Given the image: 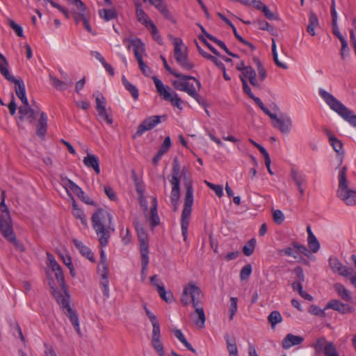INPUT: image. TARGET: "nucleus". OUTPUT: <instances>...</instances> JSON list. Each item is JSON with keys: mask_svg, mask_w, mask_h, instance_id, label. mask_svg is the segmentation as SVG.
<instances>
[{"mask_svg": "<svg viewBox=\"0 0 356 356\" xmlns=\"http://www.w3.org/2000/svg\"><path fill=\"white\" fill-rule=\"evenodd\" d=\"M8 23L10 26L19 37H24L23 29L20 25L15 23L13 19H9Z\"/></svg>", "mask_w": 356, "mask_h": 356, "instance_id": "774afa93", "label": "nucleus"}, {"mask_svg": "<svg viewBox=\"0 0 356 356\" xmlns=\"http://www.w3.org/2000/svg\"><path fill=\"white\" fill-rule=\"evenodd\" d=\"M172 332L174 334L175 337L189 350L192 352H195V349L193 346L189 343L186 339L185 338L182 332L176 328H172L171 330Z\"/></svg>", "mask_w": 356, "mask_h": 356, "instance_id": "4c0bfd02", "label": "nucleus"}, {"mask_svg": "<svg viewBox=\"0 0 356 356\" xmlns=\"http://www.w3.org/2000/svg\"><path fill=\"white\" fill-rule=\"evenodd\" d=\"M255 103L257 104V105L259 106L262 111L270 118V119L273 122L275 117L277 116V114L271 112L270 110L263 104L261 99H256Z\"/></svg>", "mask_w": 356, "mask_h": 356, "instance_id": "864d4df0", "label": "nucleus"}, {"mask_svg": "<svg viewBox=\"0 0 356 356\" xmlns=\"http://www.w3.org/2000/svg\"><path fill=\"white\" fill-rule=\"evenodd\" d=\"M112 214L104 209H99L92 216V227L99 243L103 247L107 245L111 232L115 229L112 225Z\"/></svg>", "mask_w": 356, "mask_h": 356, "instance_id": "f257e3e1", "label": "nucleus"}, {"mask_svg": "<svg viewBox=\"0 0 356 356\" xmlns=\"http://www.w3.org/2000/svg\"><path fill=\"white\" fill-rule=\"evenodd\" d=\"M273 127L279 130L283 134H289L293 127L292 118L288 113H281L277 115L272 122Z\"/></svg>", "mask_w": 356, "mask_h": 356, "instance_id": "2eb2a0df", "label": "nucleus"}, {"mask_svg": "<svg viewBox=\"0 0 356 356\" xmlns=\"http://www.w3.org/2000/svg\"><path fill=\"white\" fill-rule=\"evenodd\" d=\"M161 117L159 115H153L143 120L138 126L136 134L141 136L145 131L154 128L156 125L161 123Z\"/></svg>", "mask_w": 356, "mask_h": 356, "instance_id": "6ab92c4d", "label": "nucleus"}, {"mask_svg": "<svg viewBox=\"0 0 356 356\" xmlns=\"http://www.w3.org/2000/svg\"><path fill=\"white\" fill-rule=\"evenodd\" d=\"M318 19L314 13L311 12L309 17V24L307 27V32L312 36L316 35L315 29L318 26Z\"/></svg>", "mask_w": 356, "mask_h": 356, "instance_id": "72a5a7b5", "label": "nucleus"}, {"mask_svg": "<svg viewBox=\"0 0 356 356\" xmlns=\"http://www.w3.org/2000/svg\"><path fill=\"white\" fill-rule=\"evenodd\" d=\"M200 28L202 31V32L204 33V35L208 38L210 40L213 41V42H215L218 46H219L222 49H223L228 55L229 56H232L233 57H237V56L233 53H232L231 51H229V50L227 49V46L225 45V44L217 39L216 37L210 35L209 33H208L204 28L202 26H200Z\"/></svg>", "mask_w": 356, "mask_h": 356, "instance_id": "2f4dec72", "label": "nucleus"}, {"mask_svg": "<svg viewBox=\"0 0 356 356\" xmlns=\"http://www.w3.org/2000/svg\"><path fill=\"white\" fill-rule=\"evenodd\" d=\"M53 289V295L55 298L57 303L60 306L63 311H65L67 309L68 307H71L70 305V294L67 289H65V286H62V291H56L54 289L53 287H51Z\"/></svg>", "mask_w": 356, "mask_h": 356, "instance_id": "a211bd4d", "label": "nucleus"}, {"mask_svg": "<svg viewBox=\"0 0 356 356\" xmlns=\"http://www.w3.org/2000/svg\"><path fill=\"white\" fill-rule=\"evenodd\" d=\"M63 184L68 194L70 193V192H72L79 198H83V196L85 195L84 192L74 181H71L70 179H66L65 180L63 181Z\"/></svg>", "mask_w": 356, "mask_h": 356, "instance_id": "bb28decb", "label": "nucleus"}, {"mask_svg": "<svg viewBox=\"0 0 356 356\" xmlns=\"http://www.w3.org/2000/svg\"><path fill=\"white\" fill-rule=\"evenodd\" d=\"M323 353L325 356H339V353L332 342H329Z\"/></svg>", "mask_w": 356, "mask_h": 356, "instance_id": "e2e57ef3", "label": "nucleus"}, {"mask_svg": "<svg viewBox=\"0 0 356 356\" xmlns=\"http://www.w3.org/2000/svg\"><path fill=\"white\" fill-rule=\"evenodd\" d=\"M195 314H191V316L194 317V324L198 328H203L205 325L206 316L204 310L202 306L195 307Z\"/></svg>", "mask_w": 356, "mask_h": 356, "instance_id": "a878e982", "label": "nucleus"}, {"mask_svg": "<svg viewBox=\"0 0 356 356\" xmlns=\"http://www.w3.org/2000/svg\"><path fill=\"white\" fill-rule=\"evenodd\" d=\"M9 81L15 83V93L23 104H27L28 99L26 97L25 85L22 79H16L15 77Z\"/></svg>", "mask_w": 356, "mask_h": 356, "instance_id": "5701e85b", "label": "nucleus"}, {"mask_svg": "<svg viewBox=\"0 0 356 356\" xmlns=\"http://www.w3.org/2000/svg\"><path fill=\"white\" fill-rule=\"evenodd\" d=\"M35 113L36 112L31 108L29 101H27V104H24L19 108V120H27L32 123L35 120Z\"/></svg>", "mask_w": 356, "mask_h": 356, "instance_id": "b1692460", "label": "nucleus"}, {"mask_svg": "<svg viewBox=\"0 0 356 356\" xmlns=\"http://www.w3.org/2000/svg\"><path fill=\"white\" fill-rule=\"evenodd\" d=\"M122 42L128 50H130L131 48L133 49L136 59L143 57L145 54V44L140 39L138 38H125Z\"/></svg>", "mask_w": 356, "mask_h": 356, "instance_id": "dca6fc26", "label": "nucleus"}, {"mask_svg": "<svg viewBox=\"0 0 356 356\" xmlns=\"http://www.w3.org/2000/svg\"><path fill=\"white\" fill-rule=\"evenodd\" d=\"M93 96L95 97L97 111L106 109V100L103 95L100 92H96Z\"/></svg>", "mask_w": 356, "mask_h": 356, "instance_id": "49530a36", "label": "nucleus"}, {"mask_svg": "<svg viewBox=\"0 0 356 356\" xmlns=\"http://www.w3.org/2000/svg\"><path fill=\"white\" fill-rule=\"evenodd\" d=\"M140 251L141 254V264L143 265V270H145L146 266L149 264V250L147 239H142L140 241Z\"/></svg>", "mask_w": 356, "mask_h": 356, "instance_id": "c756f323", "label": "nucleus"}, {"mask_svg": "<svg viewBox=\"0 0 356 356\" xmlns=\"http://www.w3.org/2000/svg\"><path fill=\"white\" fill-rule=\"evenodd\" d=\"M63 312L68 316L76 332L80 334L79 320L76 313L71 307H68Z\"/></svg>", "mask_w": 356, "mask_h": 356, "instance_id": "473e14b6", "label": "nucleus"}, {"mask_svg": "<svg viewBox=\"0 0 356 356\" xmlns=\"http://www.w3.org/2000/svg\"><path fill=\"white\" fill-rule=\"evenodd\" d=\"M238 299L235 297H232L230 298V305L229 308V320L232 321L234 318V316L237 312L238 310Z\"/></svg>", "mask_w": 356, "mask_h": 356, "instance_id": "6e6d98bb", "label": "nucleus"}, {"mask_svg": "<svg viewBox=\"0 0 356 356\" xmlns=\"http://www.w3.org/2000/svg\"><path fill=\"white\" fill-rule=\"evenodd\" d=\"M103 188H104V191L105 194L106 195V196L111 201H113V202L118 201V196H117L115 191L113 190V188L111 186H104Z\"/></svg>", "mask_w": 356, "mask_h": 356, "instance_id": "052dcab7", "label": "nucleus"}, {"mask_svg": "<svg viewBox=\"0 0 356 356\" xmlns=\"http://www.w3.org/2000/svg\"><path fill=\"white\" fill-rule=\"evenodd\" d=\"M329 342L325 337H321L312 345V347L314 349L316 353H321L325 351Z\"/></svg>", "mask_w": 356, "mask_h": 356, "instance_id": "79ce46f5", "label": "nucleus"}, {"mask_svg": "<svg viewBox=\"0 0 356 356\" xmlns=\"http://www.w3.org/2000/svg\"><path fill=\"white\" fill-rule=\"evenodd\" d=\"M122 84L123 86H124V88H126L127 90H128L132 97L135 99V100H137L138 99V96H139V94H138V89L136 88L135 86H134L133 84H131L127 79V78L125 77V76H122Z\"/></svg>", "mask_w": 356, "mask_h": 356, "instance_id": "ea45409f", "label": "nucleus"}, {"mask_svg": "<svg viewBox=\"0 0 356 356\" xmlns=\"http://www.w3.org/2000/svg\"><path fill=\"white\" fill-rule=\"evenodd\" d=\"M99 15L102 19L106 22L113 19L117 17V13L114 9L99 10Z\"/></svg>", "mask_w": 356, "mask_h": 356, "instance_id": "a18cd8bd", "label": "nucleus"}, {"mask_svg": "<svg viewBox=\"0 0 356 356\" xmlns=\"http://www.w3.org/2000/svg\"><path fill=\"white\" fill-rule=\"evenodd\" d=\"M87 155L83 158V163L87 168L92 169L97 175L100 173L99 160V158L93 154L86 150Z\"/></svg>", "mask_w": 356, "mask_h": 356, "instance_id": "412c9836", "label": "nucleus"}, {"mask_svg": "<svg viewBox=\"0 0 356 356\" xmlns=\"http://www.w3.org/2000/svg\"><path fill=\"white\" fill-rule=\"evenodd\" d=\"M73 243L76 249L83 256L86 257L90 261H95L94 254L88 247L86 246L81 241L77 239H74Z\"/></svg>", "mask_w": 356, "mask_h": 356, "instance_id": "c85d7f7f", "label": "nucleus"}, {"mask_svg": "<svg viewBox=\"0 0 356 356\" xmlns=\"http://www.w3.org/2000/svg\"><path fill=\"white\" fill-rule=\"evenodd\" d=\"M252 271V268L250 264H246L245 266H244L241 268V272H240L241 280H245L248 279L250 276Z\"/></svg>", "mask_w": 356, "mask_h": 356, "instance_id": "680f3d73", "label": "nucleus"}, {"mask_svg": "<svg viewBox=\"0 0 356 356\" xmlns=\"http://www.w3.org/2000/svg\"><path fill=\"white\" fill-rule=\"evenodd\" d=\"M158 293L160 298L167 303H171L175 300L172 293L170 291H166L164 286L159 287Z\"/></svg>", "mask_w": 356, "mask_h": 356, "instance_id": "37998d69", "label": "nucleus"}, {"mask_svg": "<svg viewBox=\"0 0 356 356\" xmlns=\"http://www.w3.org/2000/svg\"><path fill=\"white\" fill-rule=\"evenodd\" d=\"M196 47L198 49L199 53L205 58L209 59L211 60L216 66L220 65V63H222L220 60H219L216 57L211 56L208 53L205 52L198 44V43L196 42Z\"/></svg>", "mask_w": 356, "mask_h": 356, "instance_id": "5fc2aeb1", "label": "nucleus"}, {"mask_svg": "<svg viewBox=\"0 0 356 356\" xmlns=\"http://www.w3.org/2000/svg\"><path fill=\"white\" fill-rule=\"evenodd\" d=\"M97 120L102 124L106 123L112 125L113 123V116L107 109L97 111Z\"/></svg>", "mask_w": 356, "mask_h": 356, "instance_id": "e433bc0d", "label": "nucleus"}, {"mask_svg": "<svg viewBox=\"0 0 356 356\" xmlns=\"http://www.w3.org/2000/svg\"><path fill=\"white\" fill-rule=\"evenodd\" d=\"M256 63L258 71V79H257L256 71L250 66L247 67V68L241 73L239 78L241 81L242 79H245V80L248 79L252 86L260 88L261 86L259 82H262L265 80L267 76V74L266 70L259 60H257Z\"/></svg>", "mask_w": 356, "mask_h": 356, "instance_id": "ddd939ff", "label": "nucleus"}, {"mask_svg": "<svg viewBox=\"0 0 356 356\" xmlns=\"http://www.w3.org/2000/svg\"><path fill=\"white\" fill-rule=\"evenodd\" d=\"M331 270L348 280L353 286H356V273L354 270L344 265L338 258L331 257L328 260Z\"/></svg>", "mask_w": 356, "mask_h": 356, "instance_id": "f8f14e48", "label": "nucleus"}, {"mask_svg": "<svg viewBox=\"0 0 356 356\" xmlns=\"http://www.w3.org/2000/svg\"><path fill=\"white\" fill-rule=\"evenodd\" d=\"M186 193L184 198V205L181 213V228L184 241L188 238V228L193 204V187L192 181L187 179L185 183Z\"/></svg>", "mask_w": 356, "mask_h": 356, "instance_id": "0eeeda50", "label": "nucleus"}, {"mask_svg": "<svg viewBox=\"0 0 356 356\" xmlns=\"http://www.w3.org/2000/svg\"><path fill=\"white\" fill-rule=\"evenodd\" d=\"M151 34H152V36L153 38V39L158 43V44H161L162 43V38L158 31V29L156 26V25L154 24L153 25H152L150 27H149L147 29Z\"/></svg>", "mask_w": 356, "mask_h": 356, "instance_id": "0e129e2a", "label": "nucleus"}, {"mask_svg": "<svg viewBox=\"0 0 356 356\" xmlns=\"http://www.w3.org/2000/svg\"><path fill=\"white\" fill-rule=\"evenodd\" d=\"M177 79L172 81V84L178 90L186 92L198 104L206 108L207 104L204 100L200 96L198 91L201 88V83L199 80L194 76L183 75L177 73L175 75Z\"/></svg>", "mask_w": 356, "mask_h": 356, "instance_id": "20e7f679", "label": "nucleus"}, {"mask_svg": "<svg viewBox=\"0 0 356 356\" xmlns=\"http://www.w3.org/2000/svg\"><path fill=\"white\" fill-rule=\"evenodd\" d=\"M188 170L183 168L181 171L177 160H175L172 165V175L170 179V183L172 186V189L169 195L171 204L173 207V210L176 211L178 209L179 200L180 197V178L183 176L184 184L187 179H191L190 177L186 176Z\"/></svg>", "mask_w": 356, "mask_h": 356, "instance_id": "39448f33", "label": "nucleus"}, {"mask_svg": "<svg viewBox=\"0 0 356 356\" xmlns=\"http://www.w3.org/2000/svg\"><path fill=\"white\" fill-rule=\"evenodd\" d=\"M47 115L44 112L40 113V118L37 124L36 134L40 137H44L47 127Z\"/></svg>", "mask_w": 356, "mask_h": 356, "instance_id": "7c9ffc66", "label": "nucleus"}, {"mask_svg": "<svg viewBox=\"0 0 356 356\" xmlns=\"http://www.w3.org/2000/svg\"><path fill=\"white\" fill-rule=\"evenodd\" d=\"M257 241L254 238H251L243 247V252L245 256H250L253 254L256 246Z\"/></svg>", "mask_w": 356, "mask_h": 356, "instance_id": "8fccbe9b", "label": "nucleus"}, {"mask_svg": "<svg viewBox=\"0 0 356 356\" xmlns=\"http://www.w3.org/2000/svg\"><path fill=\"white\" fill-rule=\"evenodd\" d=\"M152 345L159 356H165V351L161 338L152 339Z\"/></svg>", "mask_w": 356, "mask_h": 356, "instance_id": "de8ad7c7", "label": "nucleus"}, {"mask_svg": "<svg viewBox=\"0 0 356 356\" xmlns=\"http://www.w3.org/2000/svg\"><path fill=\"white\" fill-rule=\"evenodd\" d=\"M8 65L6 58L0 54V72L8 81H10L15 76L10 73Z\"/></svg>", "mask_w": 356, "mask_h": 356, "instance_id": "c9c22d12", "label": "nucleus"}, {"mask_svg": "<svg viewBox=\"0 0 356 356\" xmlns=\"http://www.w3.org/2000/svg\"><path fill=\"white\" fill-rule=\"evenodd\" d=\"M296 248L293 247H287L284 249H282L279 251L280 254L281 255H286L293 257L294 259H298V261H300V259H298V254L297 252L295 250Z\"/></svg>", "mask_w": 356, "mask_h": 356, "instance_id": "13d9d810", "label": "nucleus"}, {"mask_svg": "<svg viewBox=\"0 0 356 356\" xmlns=\"http://www.w3.org/2000/svg\"><path fill=\"white\" fill-rule=\"evenodd\" d=\"M47 264L54 273L56 279L61 286H64V275L61 266L58 264L54 255L51 253L47 252Z\"/></svg>", "mask_w": 356, "mask_h": 356, "instance_id": "f3484780", "label": "nucleus"}, {"mask_svg": "<svg viewBox=\"0 0 356 356\" xmlns=\"http://www.w3.org/2000/svg\"><path fill=\"white\" fill-rule=\"evenodd\" d=\"M49 79L51 85L58 90H64L67 89L68 87V84L67 83L60 81L58 78L51 74L49 75Z\"/></svg>", "mask_w": 356, "mask_h": 356, "instance_id": "09e8293b", "label": "nucleus"}, {"mask_svg": "<svg viewBox=\"0 0 356 356\" xmlns=\"http://www.w3.org/2000/svg\"><path fill=\"white\" fill-rule=\"evenodd\" d=\"M334 289L343 300L348 301L351 299L350 292L341 283L334 284Z\"/></svg>", "mask_w": 356, "mask_h": 356, "instance_id": "f704fd0d", "label": "nucleus"}, {"mask_svg": "<svg viewBox=\"0 0 356 356\" xmlns=\"http://www.w3.org/2000/svg\"><path fill=\"white\" fill-rule=\"evenodd\" d=\"M318 95L332 111L337 113L350 125L356 127V115L352 110L323 88L318 90Z\"/></svg>", "mask_w": 356, "mask_h": 356, "instance_id": "f03ea898", "label": "nucleus"}, {"mask_svg": "<svg viewBox=\"0 0 356 356\" xmlns=\"http://www.w3.org/2000/svg\"><path fill=\"white\" fill-rule=\"evenodd\" d=\"M72 206H73V209H72L73 216L76 218L79 219L83 225H86L87 221H86V216H85L83 211L78 207V205L76 204V203L73 197H72Z\"/></svg>", "mask_w": 356, "mask_h": 356, "instance_id": "58836bf2", "label": "nucleus"}, {"mask_svg": "<svg viewBox=\"0 0 356 356\" xmlns=\"http://www.w3.org/2000/svg\"><path fill=\"white\" fill-rule=\"evenodd\" d=\"M136 6V16L137 18V20L144 25L146 29H148L152 25H153L154 23L153 21L149 18V17L145 13L144 11L141 3L139 1H137L135 3Z\"/></svg>", "mask_w": 356, "mask_h": 356, "instance_id": "aec40b11", "label": "nucleus"}, {"mask_svg": "<svg viewBox=\"0 0 356 356\" xmlns=\"http://www.w3.org/2000/svg\"><path fill=\"white\" fill-rule=\"evenodd\" d=\"M152 80L154 81L156 91L160 97L164 100L170 102L172 106L181 110L182 100L178 95L170 87L165 86L156 76H153Z\"/></svg>", "mask_w": 356, "mask_h": 356, "instance_id": "9d476101", "label": "nucleus"}, {"mask_svg": "<svg viewBox=\"0 0 356 356\" xmlns=\"http://www.w3.org/2000/svg\"><path fill=\"white\" fill-rule=\"evenodd\" d=\"M307 243L312 252L316 253L320 250L321 245L316 236L308 237Z\"/></svg>", "mask_w": 356, "mask_h": 356, "instance_id": "603ef678", "label": "nucleus"}, {"mask_svg": "<svg viewBox=\"0 0 356 356\" xmlns=\"http://www.w3.org/2000/svg\"><path fill=\"white\" fill-rule=\"evenodd\" d=\"M332 309L340 314H344L353 312V308L348 305L344 304L338 300H331L325 307V309Z\"/></svg>", "mask_w": 356, "mask_h": 356, "instance_id": "4be33fe9", "label": "nucleus"}, {"mask_svg": "<svg viewBox=\"0 0 356 356\" xmlns=\"http://www.w3.org/2000/svg\"><path fill=\"white\" fill-rule=\"evenodd\" d=\"M149 3L154 6L166 19H173V16L169 10L166 3L163 0H149Z\"/></svg>", "mask_w": 356, "mask_h": 356, "instance_id": "cd10ccee", "label": "nucleus"}, {"mask_svg": "<svg viewBox=\"0 0 356 356\" xmlns=\"http://www.w3.org/2000/svg\"><path fill=\"white\" fill-rule=\"evenodd\" d=\"M292 287H293V290L298 291L299 294L305 299L308 300H312L313 299L312 296L305 293L303 291V289H302V284L300 282L293 283Z\"/></svg>", "mask_w": 356, "mask_h": 356, "instance_id": "4d7b16f0", "label": "nucleus"}, {"mask_svg": "<svg viewBox=\"0 0 356 356\" xmlns=\"http://www.w3.org/2000/svg\"><path fill=\"white\" fill-rule=\"evenodd\" d=\"M138 193L140 194L138 197L139 202L140 204V207L143 208V211L146 216H149L150 218V220L152 221V224L153 227L156 226L159 223V217L158 216L157 212V199L156 197L152 196L151 197V207L149 210V213L148 212V206L147 202L146 200V198L143 195L142 190L137 188Z\"/></svg>", "mask_w": 356, "mask_h": 356, "instance_id": "4468645a", "label": "nucleus"}, {"mask_svg": "<svg viewBox=\"0 0 356 356\" xmlns=\"http://www.w3.org/2000/svg\"><path fill=\"white\" fill-rule=\"evenodd\" d=\"M203 298L204 293L199 285L194 281H190L184 286L180 300L185 306L192 304L195 307L202 305Z\"/></svg>", "mask_w": 356, "mask_h": 356, "instance_id": "6e6552de", "label": "nucleus"}, {"mask_svg": "<svg viewBox=\"0 0 356 356\" xmlns=\"http://www.w3.org/2000/svg\"><path fill=\"white\" fill-rule=\"evenodd\" d=\"M172 44L174 45L175 58L179 66L185 70L193 69L194 64L188 59V49L182 40L179 38H174Z\"/></svg>", "mask_w": 356, "mask_h": 356, "instance_id": "1a4fd4ad", "label": "nucleus"}, {"mask_svg": "<svg viewBox=\"0 0 356 356\" xmlns=\"http://www.w3.org/2000/svg\"><path fill=\"white\" fill-rule=\"evenodd\" d=\"M97 274L99 277V284L104 296L109 297V269L107 264V257L104 250L100 252V261L97 265Z\"/></svg>", "mask_w": 356, "mask_h": 356, "instance_id": "9b49d317", "label": "nucleus"}, {"mask_svg": "<svg viewBox=\"0 0 356 356\" xmlns=\"http://www.w3.org/2000/svg\"><path fill=\"white\" fill-rule=\"evenodd\" d=\"M225 341L229 356H238V348L235 340L231 339L228 335H226Z\"/></svg>", "mask_w": 356, "mask_h": 356, "instance_id": "a19ab883", "label": "nucleus"}, {"mask_svg": "<svg viewBox=\"0 0 356 356\" xmlns=\"http://www.w3.org/2000/svg\"><path fill=\"white\" fill-rule=\"evenodd\" d=\"M171 139L170 136H167L163 142L161 147L159 149V152L162 154H165L171 147Z\"/></svg>", "mask_w": 356, "mask_h": 356, "instance_id": "338daca9", "label": "nucleus"}, {"mask_svg": "<svg viewBox=\"0 0 356 356\" xmlns=\"http://www.w3.org/2000/svg\"><path fill=\"white\" fill-rule=\"evenodd\" d=\"M0 232L1 234L7 241L10 242L16 249L21 252L24 251L23 245L16 238L10 211L5 204L3 192L2 193V200L0 202Z\"/></svg>", "mask_w": 356, "mask_h": 356, "instance_id": "7ed1b4c3", "label": "nucleus"}, {"mask_svg": "<svg viewBox=\"0 0 356 356\" xmlns=\"http://www.w3.org/2000/svg\"><path fill=\"white\" fill-rule=\"evenodd\" d=\"M337 197L347 206H356V190L350 188L347 179V168L342 167L338 175Z\"/></svg>", "mask_w": 356, "mask_h": 356, "instance_id": "423d86ee", "label": "nucleus"}, {"mask_svg": "<svg viewBox=\"0 0 356 356\" xmlns=\"http://www.w3.org/2000/svg\"><path fill=\"white\" fill-rule=\"evenodd\" d=\"M304 341V338L300 336L288 334L282 341V346L284 349H289L292 346L299 345Z\"/></svg>", "mask_w": 356, "mask_h": 356, "instance_id": "393cba45", "label": "nucleus"}, {"mask_svg": "<svg viewBox=\"0 0 356 356\" xmlns=\"http://www.w3.org/2000/svg\"><path fill=\"white\" fill-rule=\"evenodd\" d=\"M268 322L270 323L271 327L273 328H275V326L278 324L282 322V317L280 314V313L277 311H273L268 317Z\"/></svg>", "mask_w": 356, "mask_h": 356, "instance_id": "c03bdc74", "label": "nucleus"}, {"mask_svg": "<svg viewBox=\"0 0 356 356\" xmlns=\"http://www.w3.org/2000/svg\"><path fill=\"white\" fill-rule=\"evenodd\" d=\"M325 308L323 309H321L319 307L316 305H312L309 309V312L313 315L325 317Z\"/></svg>", "mask_w": 356, "mask_h": 356, "instance_id": "69168bd1", "label": "nucleus"}, {"mask_svg": "<svg viewBox=\"0 0 356 356\" xmlns=\"http://www.w3.org/2000/svg\"><path fill=\"white\" fill-rule=\"evenodd\" d=\"M329 141L333 149L338 154L343 153V145L341 142L334 136H329Z\"/></svg>", "mask_w": 356, "mask_h": 356, "instance_id": "3c124183", "label": "nucleus"}, {"mask_svg": "<svg viewBox=\"0 0 356 356\" xmlns=\"http://www.w3.org/2000/svg\"><path fill=\"white\" fill-rule=\"evenodd\" d=\"M204 183L207 184L208 187H209L211 190H213L216 195L221 197L223 195V188L222 186L218 184H212L208 181H205Z\"/></svg>", "mask_w": 356, "mask_h": 356, "instance_id": "bf43d9fd", "label": "nucleus"}]
</instances>
